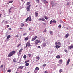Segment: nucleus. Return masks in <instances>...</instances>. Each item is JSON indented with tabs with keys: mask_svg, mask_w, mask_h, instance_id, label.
<instances>
[{
	"mask_svg": "<svg viewBox=\"0 0 73 73\" xmlns=\"http://www.w3.org/2000/svg\"><path fill=\"white\" fill-rule=\"evenodd\" d=\"M15 53V51H13L11 52L7 56L8 57H11Z\"/></svg>",
	"mask_w": 73,
	"mask_h": 73,
	"instance_id": "nucleus-1",
	"label": "nucleus"
},
{
	"mask_svg": "<svg viewBox=\"0 0 73 73\" xmlns=\"http://www.w3.org/2000/svg\"><path fill=\"white\" fill-rule=\"evenodd\" d=\"M28 20H29V21H31L32 19H31V15L29 16V17L26 19L25 21L26 22H27Z\"/></svg>",
	"mask_w": 73,
	"mask_h": 73,
	"instance_id": "nucleus-2",
	"label": "nucleus"
},
{
	"mask_svg": "<svg viewBox=\"0 0 73 73\" xmlns=\"http://www.w3.org/2000/svg\"><path fill=\"white\" fill-rule=\"evenodd\" d=\"M31 46V45L30 44V42H28L26 44L25 48H27V46H28V47H30Z\"/></svg>",
	"mask_w": 73,
	"mask_h": 73,
	"instance_id": "nucleus-3",
	"label": "nucleus"
},
{
	"mask_svg": "<svg viewBox=\"0 0 73 73\" xmlns=\"http://www.w3.org/2000/svg\"><path fill=\"white\" fill-rule=\"evenodd\" d=\"M31 5H29L26 8V10L27 12H30V8Z\"/></svg>",
	"mask_w": 73,
	"mask_h": 73,
	"instance_id": "nucleus-4",
	"label": "nucleus"
},
{
	"mask_svg": "<svg viewBox=\"0 0 73 73\" xmlns=\"http://www.w3.org/2000/svg\"><path fill=\"white\" fill-rule=\"evenodd\" d=\"M41 20H42V21H45V19L44 18L42 19L41 18H40L38 19V21H41Z\"/></svg>",
	"mask_w": 73,
	"mask_h": 73,
	"instance_id": "nucleus-5",
	"label": "nucleus"
},
{
	"mask_svg": "<svg viewBox=\"0 0 73 73\" xmlns=\"http://www.w3.org/2000/svg\"><path fill=\"white\" fill-rule=\"evenodd\" d=\"M41 42V41L40 40H36L35 41V44H37L38 43H40V42Z\"/></svg>",
	"mask_w": 73,
	"mask_h": 73,
	"instance_id": "nucleus-6",
	"label": "nucleus"
},
{
	"mask_svg": "<svg viewBox=\"0 0 73 73\" xmlns=\"http://www.w3.org/2000/svg\"><path fill=\"white\" fill-rule=\"evenodd\" d=\"M37 38V36L34 37L33 38H32L31 40L32 41H35V40Z\"/></svg>",
	"mask_w": 73,
	"mask_h": 73,
	"instance_id": "nucleus-7",
	"label": "nucleus"
},
{
	"mask_svg": "<svg viewBox=\"0 0 73 73\" xmlns=\"http://www.w3.org/2000/svg\"><path fill=\"white\" fill-rule=\"evenodd\" d=\"M70 61V59H68V60H67V64H66V65H69V64Z\"/></svg>",
	"mask_w": 73,
	"mask_h": 73,
	"instance_id": "nucleus-8",
	"label": "nucleus"
},
{
	"mask_svg": "<svg viewBox=\"0 0 73 73\" xmlns=\"http://www.w3.org/2000/svg\"><path fill=\"white\" fill-rule=\"evenodd\" d=\"M38 16V14L37 12H35V16L36 17L37 16Z\"/></svg>",
	"mask_w": 73,
	"mask_h": 73,
	"instance_id": "nucleus-9",
	"label": "nucleus"
},
{
	"mask_svg": "<svg viewBox=\"0 0 73 73\" xmlns=\"http://www.w3.org/2000/svg\"><path fill=\"white\" fill-rule=\"evenodd\" d=\"M46 45V43H44L42 44V46L44 47H45Z\"/></svg>",
	"mask_w": 73,
	"mask_h": 73,
	"instance_id": "nucleus-10",
	"label": "nucleus"
},
{
	"mask_svg": "<svg viewBox=\"0 0 73 73\" xmlns=\"http://www.w3.org/2000/svg\"><path fill=\"white\" fill-rule=\"evenodd\" d=\"M69 36V34L68 33H67L65 37L66 38H68V37Z\"/></svg>",
	"mask_w": 73,
	"mask_h": 73,
	"instance_id": "nucleus-11",
	"label": "nucleus"
},
{
	"mask_svg": "<svg viewBox=\"0 0 73 73\" xmlns=\"http://www.w3.org/2000/svg\"><path fill=\"white\" fill-rule=\"evenodd\" d=\"M23 66H20L18 68V69H20L21 70V69H22L23 68Z\"/></svg>",
	"mask_w": 73,
	"mask_h": 73,
	"instance_id": "nucleus-12",
	"label": "nucleus"
},
{
	"mask_svg": "<svg viewBox=\"0 0 73 73\" xmlns=\"http://www.w3.org/2000/svg\"><path fill=\"white\" fill-rule=\"evenodd\" d=\"M42 1L44 4H46V3H48V2L46 0H43Z\"/></svg>",
	"mask_w": 73,
	"mask_h": 73,
	"instance_id": "nucleus-13",
	"label": "nucleus"
},
{
	"mask_svg": "<svg viewBox=\"0 0 73 73\" xmlns=\"http://www.w3.org/2000/svg\"><path fill=\"white\" fill-rule=\"evenodd\" d=\"M55 47L56 48V49H58L60 48V46L58 45H56L55 46Z\"/></svg>",
	"mask_w": 73,
	"mask_h": 73,
	"instance_id": "nucleus-14",
	"label": "nucleus"
},
{
	"mask_svg": "<svg viewBox=\"0 0 73 73\" xmlns=\"http://www.w3.org/2000/svg\"><path fill=\"white\" fill-rule=\"evenodd\" d=\"M49 33H50L51 35H53V31H50L49 32Z\"/></svg>",
	"mask_w": 73,
	"mask_h": 73,
	"instance_id": "nucleus-15",
	"label": "nucleus"
},
{
	"mask_svg": "<svg viewBox=\"0 0 73 73\" xmlns=\"http://www.w3.org/2000/svg\"><path fill=\"white\" fill-rule=\"evenodd\" d=\"M10 37H11V35H9L7 36V40H8V39H9V38Z\"/></svg>",
	"mask_w": 73,
	"mask_h": 73,
	"instance_id": "nucleus-16",
	"label": "nucleus"
},
{
	"mask_svg": "<svg viewBox=\"0 0 73 73\" xmlns=\"http://www.w3.org/2000/svg\"><path fill=\"white\" fill-rule=\"evenodd\" d=\"M35 70H37V71H38V70H39V68L37 67H36V68L35 69Z\"/></svg>",
	"mask_w": 73,
	"mask_h": 73,
	"instance_id": "nucleus-17",
	"label": "nucleus"
},
{
	"mask_svg": "<svg viewBox=\"0 0 73 73\" xmlns=\"http://www.w3.org/2000/svg\"><path fill=\"white\" fill-rule=\"evenodd\" d=\"M28 40V37H26L25 39L24 40L25 41H27Z\"/></svg>",
	"mask_w": 73,
	"mask_h": 73,
	"instance_id": "nucleus-18",
	"label": "nucleus"
},
{
	"mask_svg": "<svg viewBox=\"0 0 73 73\" xmlns=\"http://www.w3.org/2000/svg\"><path fill=\"white\" fill-rule=\"evenodd\" d=\"M65 52H66V53H68V50H67L66 49H65L64 50Z\"/></svg>",
	"mask_w": 73,
	"mask_h": 73,
	"instance_id": "nucleus-19",
	"label": "nucleus"
},
{
	"mask_svg": "<svg viewBox=\"0 0 73 73\" xmlns=\"http://www.w3.org/2000/svg\"><path fill=\"white\" fill-rule=\"evenodd\" d=\"M56 58H60V56L59 55H57L56 56Z\"/></svg>",
	"mask_w": 73,
	"mask_h": 73,
	"instance_id": "nucleus-20",
	"label": "nucleus"
},
{
	"mask_svg": "<svg viewBox=\"0 0 73 73\" xmlns=\"http://www.w3.org/2000/svg\"><path fill=\"white\" fill-rule=\"evenodd\" d=\"M28 55V56H29V57H31V54H27Z\"/></svg>",
	"mask_w": 73,
	"mask_h": 73,
	"instance_id": "nucleus-21",
	"label": "nucleus"
},
{
	"mask_svg": "<svg viewBox=\"0 0 73 73\" xmlns=\"http://www.w3.org/2000/svg\"><path fill=\"white\" fill-rule=\"evenodd\" d=\"M20 25L21 27H24V24L23 23H21Z\"/></svg>",
	"mask_w": 73,
	"mask_h": 73,
	"instance_id": "nucleus-22",
	"label": "nucleus"
},
{
	"mask_svg": "<svg viewBox=\"0 0 73 73\" xmlns=\"http://www.w3.org/2000/svg\"><path fill=\"white\" fill-rule=\"evenodd\" d=\"M13 61L14 62H16V59H13Z\"/></svg>",
	"mask_w": 73,
	"mask_h": 73,
	"instance_id": "nucleus-23",
	"label": "nucleus"
},
{
	"mask_svg": "<svg viewBox=\"0 0 73 73\" xmlns=\"http://www.w3.org/2000/svg\"><path fill=\"white\" fill-rule=\"evenodd\" d=\"M36 58L37 60H40V57H36Z\"/></svg>",
	"mask_w": 73,
	"mask_h": 73,
	"instance_id": "nucleus-24",
	"label": "nucleus"
},
{
	"mask_svg": "<svg viewBox=\"0 0 73 73\" xmlns=\"http://www.w3.org/2000/svg\"><path fill=\"white\" fill-rule=\"evenodd\" d=\"M38 71H37V70H35L34 72V73H37Z\"/></svg>",
	"mask_w": 73,
	"mask_h": 73,
	"instance_id": "nucleus-25",
	"label": "nucleus"
},
{
	"mask_svg": "<svg viewBox=\"0 0 73 73\" xmlns=\"http://www.w3.org/2000/svg\"><path fill=\"white\" fill-rule=\"evenodd\" d=\"M22 50H23V48H22L20 50L19 52V53H21V52H22Z\"/></svg>",
	"mask_w": 73,
	"mask_h": 73,
	"instance_id": "nucleus-26",
	"label": "nucleus"
},
{
	"mask_svg": "<svg viewBox=\"0 0 73 73\" xmlns=\"http://www.w3.org/2000/svg\"><path fill=\"white\" fill-rule=\"evenodd\" d=\"M29 65V63H26V64H25L26 66H28Z\"/></svg>",
	"mask_w": 73,
	"mask_h": 73,
	"instance_id": "nucleus-27",
	"label": "nucleus"
},
{
	"mask_svg": "<svg viewBox=\"0 0 73 73\" xmlns=\"http://www.w3.org/2000/svg\"><path fill=\"white\" fill-rule=\"evenodd\" d=\"M23 58H27V56L25 55H24Z\"/></svg>",
	"mask_w": 73,
	"mask_h": 73,
	"instance_id": "nucleus-28",
	"label": "nucleus"
},
{
	"mask_svg": "<svg viewBox=\"0 0 73 73\" xmlns=\"http://www.w3.org/2000/svg\"><path fill=\"white\" fill-rule=\"evenodd\" d=\"M58 44L59 45H61V43L60 42H58Z\"/></svg>",
	"mask_w": 73,
	"mask_h": 73,
	"instance_id": "nucleus-29",
	"label": "nucleus"
},
{
	"mask_svg": "<svg viewBox=\"0 0 73 73\" xmlns=\"http://www.w3.org/2000/svg\"><path fill=\"white\" fill-rule=\"evenodd\" d=\"M62 69H60L59 70V72H60V73H61V72H62Z\"/></svg>",
	"mask_w": 73,
	"mask_h": 73,
	"instance_id": "nucleus-30",
	"label": "nucleus"
},
{
	"mask_svg": "<svg viewBox=\"0 0 73 73\" xmlns=\"http://www.w3.org/2000/svg\"><path fill=\"white\" fill-rule=\"evenodd\" d=\"M30 4V2H27V3L26 5H29Z\"/></svg>",
	"mask_w": 73,
	"mask_h": 73,
	"instance_id": "nucleus-31",
	"label": "nucleus"
},
{
	"mask_svg": "<svg viewBox=\"0 0 73 73\" xmlns=\"http://www.w3.org/2000/svg\"><path fill=\"white\" fill-rule=\"evenodd\" d=\"M36 3H39L40 2L39 0H36Z\"/></svg>",
	"mask_w": 73,
	"mask_h": 73,
	"instance_id": "nucleus-32",
	"label": "nucleus"
},
{
	"mask_svg": "<svg viewBox=\"0 0 73 73\" xmlns=\"http://www.w3.org/2000/svg\"><path fill=\"white\" fill-rule=\"evenodd\" d=\"M29 62V60H26L25 61V63H27V62Z\"/></svg>",
	"mask_w": 73,
	"mask_h": 73,
	"instance_id": "nucleus-33",
	"label": "nucleus"
},
{
	"mask_svg": "<svg viewBox=\"0 0 73 73\" xmlns=\"http://www.w3.org/2000/svg\"><path fill=\"white\" fill-rule=\"evenodd\" d=\"M19 37V36L18 34L15 36V37Z\"/></svg>",
	"mask_w": 73,
	"mask_h": 73,
	"instance_id": "nucleus-34",
	"label": "nucleus"
},
{
	"mask_svg": "<svg viewBox=\"0 0 73 73\" xmlns=\"http://www.w3.org/2000/svg\"><path fill=\"white\" fill-rule=\"evenodd\" d=\"M21 45V44H19L18 46H17V47H19Z\"/></svg>",
	"mask_w": 73,
	"mask_h": 73,
	"instance_id": "nucleus-35",
	"label": "nucleus"
},
{
	"mask_svg": "<svg viewBox=\"0 0 73 73\" xmlns=\"http://www.w3.org/2000/svg\"><path fill=\"white\" fill-rule=\"evenodd\" d=\"M51 4H52V7H54V4L53 3H51Z\"/></svg>",
	"mask_w": 73,
	"mask_h": 73,
	"instance_id": "nucleus-36",
	"label": "nucleus"
},
{
	"mask_svg": "<svg viewBox=\"0 0 73 73\" xmlns=\"http://www.w3.org/2000/svg\"><path fill=\"white\" fill-rule=\"evenodd\" d=\"M13 2V1H9V3H12Z\"/></svg>",
	"mask_w": 73,
	"mask_h": 73,
	"instance_id": "nucleus-37",
	"label": "nucleus"
},
{
	"mask_svg": "<svg viewBox=\"0 0 73 73\" xmlns=\"http://www.w3.org/2000/svg\"><path fill=\"white\" fill-rule=\"evenodd\" d=\"M53 23H56V20H54L53 21Z\"/></svg>",
	"mask_w": 73,
	"mask_h": 73,
	"instance_id": "nucleus-38",
	"label": "nucleus"
},
{
	"mask_svg": "<svg viewBox=\"0 0 73 73\" xmlns=\"http://www.w3.org/2000/svg\"><path fill=\"white\" fill-rule=\"evenodd\" d=\"M46 65V64H43L42 65V66H43V67H45V66Z\"/></svg>",
	"mask_w": 73,
	"mask_h": 73,
	"instance_id": "nucleus-39",
	"label": "nucleus"
},
{
	"mask_svg": "<svg viewBox=\"0 0 73 73\" xmlns=\"http://www.w3.org/2000/svg\"><path fill=\"white\" fill-rule=\"evenodd\" d=\"M8 72H9V73H10L11 72V71L10 70H8Z\"/></svg>",
	"mask_w": 73,
	"mask_h": 73,
	"instance_id": "nucleus-40",
	"label": "nucleus"
},
{
	"mask_svg": "<svg viewBox=\"0 0 73 73\" xmlns=\"http://www.w3.org/2000/svg\"><path fill=\"white\" fill-rule=\"evenodd\" d=\"M59 28H61V24L59 25L58 26Z\"/></svg>",
	"mask_w": 73,
	"mask_h": 73,
	"instance_id": "nucleus-41",
	"label": "nucleus"
},
{
	"mask_svg": "<svg viewBox=\"0 0 73 73\" xmlns=\"http://www.w3.org/2000/svg\"><path fill=\"white\" fill-rule=\"evenodd\" d=\"M59 62H62V60H59Z\"/></svg>",
	"mask_w": 73,
	"mask_h": 73,
	"instance_id": "nucleus-42",
	"label": "nucleus"
},
{
	"mask_svg": "<svg viewBox=\"0 0 73 73\" xmlns=\"http://www.w3.org/2000/svg\"><path fill=\"white\" fill-rule=\"evenodd\" d=\"M8 29L9 30V31H11L12 30V29H11V28H9Z\"/></svg>",
	"mask_w": 73,
	"mask_h": 73,
	"instance_id": "nucleus-43",
	"label": "nucleus"
},
{
	"mask_svg": "<svg viewBox=\"0 0 73 73\" xmlns=\"http://www.w3.org/2000/svg\"><path fill=\"white\" fill-rule=\"evenodd\" d=\"M42 24H43V25H46V23H42Z\"/></svg>",
	"mask_w": 73,
	"mask_h": 73,
	"instance_id": "nucleus-44",
	"label": "nucleus"
},
{
	"mask_svg": "<svg viewBox=\"0 0 73 73\" xmlns=\"http://www.w3.org/2000/svg\"><path fill=\"white\" fill-rule=\"evenodd\" d=\"M45 19H46V20H47L48 19H49V18H47V17H46V18H45Z\"/></svg>",
	"mask_w": 73,
	"mask_h": 73,
	"instance_id": "nucleus-45",
	"label": "nucleus"
},
{
	"mask_svg": "<svg viewBox=\"0 0 73 73\" xmlns=\"http://www.w3.org/2000/svg\"><path fill=\"white\" fill-rule=\"evenodd\" d=\"M46 32V30L45 29V30L43 31V32Z\"/></svg>",
	"mask_w": 73,
	"mask_h": 73,
	"instance_id": "nucleus-46",
	"label": "nucleus"
},
{
	"mask_svg": "<svg viewBox=\"0 0 73 73\" xmlns=\"http://www.w3.org/2000/svg\"><path fill=\"white\" fill-rule=\"evenodd\" d=\"M3 65H2L1 66H0V68H3Z\"/></svg>",
	"mask_w": 73,
	"mask_h": 73,
	"instance_id": "nucleus-47",
	"label": "nucleus"
},
{
	"mask_svg": "<svg viewBox=\"0 0 73 73\" xmlns=\"http://www.w3.org/2000/svg\"><path fill=\"white\" fill-rule=\"evenodd\" d=\"M7 27V28H8L9 27V25H6Z\"/></svg>",
	"mask_w": 73,
	"mask_h": 73,
	"instance_id": "nucleus-48",
	"label": "nucleus"
},
{
	"mask_svg": "<svg viewBox=\"0 0 73 73\" xmlns=\"http://www.w3.org/2000/svg\"><path fill=\"white\" fill-rule=\"evenodd\" d=\"M67 5H69V2L67 3Z\"/></svg>",
	"mask_w": 73,
	"mask_h": 73,
	"instance_id": "nucleus-49",
	"label": "nucleus"
},
{
	"mask_svg": "<svg viewBox=\"0 0 73 73\" xmlns=\"http://www.w3.org/2000/svg\"><path fill=\"white\" fill-rule=\"evenodd\" d=\"M57 44H58V43H57V42H56L55 45H57Z\"/></svg>",
	"mask_w": 73,
	"mask_h": 73,
	"instance_id": "nucleus-50",
	"label": "nucleus"
},
{
	"mask_svg": "<svg viewBox=\"0 0 73 73\" xmlns=\"http://www.w3.org/2000/svg\"><path fill=\"white\" fill-rule=\"evenodd\" d=\"M44 17L45 18H45H46V16H44Z\"/></svg>",
	"mask_w": 73,
	"mask_h": 73,
	"instance_id": "nucleus-51",
	"label": "nucleus"
},
{
	"mask_svg": "<svg viewBox=\"0 0 73 73\" xmlns=\"http://www.w3.org/2000/svg\"><path fill=\"white\" fill-rule=\"evenodd\" d=\"M51 23H53V21L52 20H51L50 21Z\"/></svg>",
	"mask_w": 73,
	"mask_h": 73,
	"instance_id": "nucleus-52",
	"label": "nucleus"
},
{
	"mask_svg": "<svg viewBox=\"0 0 73 73\" xmlns=\"http://www.w3.org/2000/svg\"><path fill=\"white\" fill-rule=\"evenodd\" d=\"M29 31H31V27H30V28L29 29Z\"/></svg>",
	"mask_w": 73,
	"mask_h": 73,
	"instance_id": "nucleus-53",
	"label": "nucleus"
},
{
	"mask_svg": "<svg viewBox=\"0 0 73 73\" xmlns=\"http://www.w3.org/2000/svg\"><path fill=\"white\" fill-rule=\"evenodd\" d=\"M5 22L6 23V24H7V23H8V21H6Z\"/></svg>",
	"mask_w": 73,
	"mask_h": 73,
	"instance_id": "nucleus-54",
	"label": "nucleus"
},
{
	"mask_svg": "<svg viewBox=\"0 0 73 73\" xmlns=\"http://www.w3.org/2000/svg\"><path fill=\"white\" fill-rule=\"evenodd\" d=\"M52 22H51L50 21V24H52Z\"/></svg>",
	"mask_w": 73,
	"mask_h": 73,
	"instance_id": "nucleus-55",
	"label": "nucleus"
},
{
	"mask_svg": "<svg viewBox=\"0 0 73 73\" xmlns=\"http://www.w3.org/2000/svg\"><path fill=\"white\" fill-rule=\"evenodd\" d=\"M11 11V10H9V12L10 13L11 12V11Z\"/></svg>",
	"mask_w": 73,
	"mask_h": 73,
	"instance_id": "nucleus-56",
	"label": "nucleus"
},
{
	"mask_svg": "<svg viewBox=\"0 0 73 73\" xmlns=\"http://www.w3.org/2000/svg\"><path fill=\"white\" fill-rule=\"evenodd\" d=\"M26 35V33H24L23 34V36H24Z\"/></svg>",
	"mask_w": 73,
	"mask_h": 73,
	"instance_id": "nucleus-57",
	"label": "nucleus"
},
{
	"mask_svg": "<svg viewBox=\"0 0 73 73\" xmlns=\"http://www.w3.org/2000/svg\"><path fill=\"white\" fill-rule=\"evenodd\" d=\"M38 48H40V46H38Z\"/></svg>",
	"mask_w": 73,
	"mask_h": 73,
	"instance_id": "nucleus-58",
	"label": "nucleus"
},
{
	"mask_svg": "<svg viewBox=\"0 0 73 73\" xmlns=\"http://www.w3.org/2000/svg\"><path fill=\"white\" fill-rule=\"evenodd\" d=\"M1 17V14H0V17Z\"/></svg>",
	"mask_w": 73,
	"mask_h": 73,
	"instance_id": "nucleus-59",
	"label": "nucleus"
},
{
	"mask_svg": "<svg viewBox=\"0 0 73 73\" xmlns=\"http://www.w3.org/2000/svg\"><path fill=\"white\" fill-rule=\"evenodd\" d=\"M48 73V72H47V71H45V73Z\"/></svg>",
	"mask_w": 73,
	"mask_h": 73,
	"instance_id": "nucleus-60",
	"label": "nucleus"
},
{
	"mask_svg": "<svg viewBox=\"0 0 73 73\" xmlns=\"http://www.w3.org/2000/svg\"><path fill=\"white\" fill-rule=\"evenodd\" d=\"M12 7L10 8V9H9V10H11V9H12Z\"/></svg>",
	"mask_w": 73,
	"mask_h": 73,
	"instance_id": "nucleus-61",
	"label": "nucleus"
},
{
	"mask_svg": "<svg viewBox=\"0 0 73 73\" xmlns=\"http://www.w3.org/2000/svg\"><path fill=\"white\" fill-rule=\"evenodd\" d=\"M20 29H21V30L22 29V28L21 27V28H20Z\"/></svg>",
	"mask_w": 73,
	"mask_h": 73,
	"instance_id": "nucleus-62",
	"label": "nucleus"
},
{
	"mask_svg": "<svg viewBox=\"0 0 73 73\" xmlns=\"http://www.w3.org/2000/svg\"><path fill=\"white\" fill-rule=\"evenodd\" d=\"M21 1H24V0H21Z\"/></svg>",
	"mask_w": 73,
	"mask_h": 73,
	"instance_id": "nucleus-63",
	"label": "nucleus"
},
{
	"mask_svg": "<svg viewBox=\"0 0 73 73\" xmlns=\"http://www.w3.org/2000/svg\"><path fill=\"white\" fill-rule=\"evenodd\" d=\"M16 73H17V72Z\"/></svg>",
	"mask_w": 73,
	"mask_h": 73,
	"instance_id": "nucleus-64",
	"label": "nucleus"
}]
</instances>
